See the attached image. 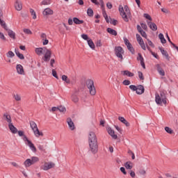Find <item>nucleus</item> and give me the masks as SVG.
Returning <instances> with one entry per match:
<instances>
[{"instance_id": "obj_18", "label": "nucleus", "mask_w": 178, "mask_h": 178, "mask_svg": "<svg viewBox=\"0 0 178 178\" xmlns=\"http://www.w3.org/2000/svg\"><path fill=\"white\" fill-rule=\"evenodd\" d=\"M6 31H7L10 38H12L13 40H16V33L13 31L8 29V30H6Z\"/></svg>"}, {"instance_id": "obj_21", "label": "nucleus", "mask_w": 178, "mask_h": 178, "mask_svg": "<svg viewBox=\"0 0 178 178\" xmlns=\"http://www.w3.org/2000/svg\"><path fill=\"white\" fill-rule=\"evenodd\" d=\"M156 67L160 76H165V71L163 70V69H162V67H161V65L156 64Z\"/></svg>"}, {"instance_id": "obj_51", "label": "nucleus", "mask_w": 178, "mask_h": 178, "mask_svg": "<svg viewBox=\"0 0 178 178\" xmlns=\"http://www.w3.org/2000/svg\"><path fill=\"white\" fill-rule=\"evenodd\" d=\"M138 77L140 80H144V75L143 74V72H138Z\"/></svg>"}, {"instance_id": "obj_50", "label": "nucleus", "mask_w": 178, "mask_h": 178, "mask_svg": "<svg viewBox=\"0 0 178 178\" xmlns=\"http://www.w3.org/2000/svg\"><path fill=\"white\" fill-rule=\"evenodd\" d=\"M129 88L130 90H131L132 91H136V92H137V86H134V85H130L129 86Z\"/></svg>"}, {"instance_id": "obj_63", "label": "nucleus", "mask_w": 178, "mask_h": 178, "mask_svg": "<svg viewBox=\"0 0 178 178\" xmlns=\"http://www.w3.org/2000/svg\"><path fill=\"white\" fill-rule=\"evenodd\" d=\"M40 38H42V40L47 39V34H45V33H42V34L40 35Z\"/></svg>"}, {"instance_id": "obj_12", "label": "nucleus", "mask_w": 178, "mask_h": 178, "mask_svg": "<svg viewBox=\"0 0 178 178\" xmlns=\"http://www.w3.org/2000/svg\"><path fill=\"white\" fill-rule=\"evenodd\" d=\"M145 89L143 85H138L136 88V94L138 95H141V94H144Z\"/></svg>"}, {"instance_id": "obj_22", "label": "nucleus", "mask_w": 178, "mask_h": 178, "mask_svg": "<svg viewBox=\"0 0 178 178\" xmlns=\"http://www.w3.org/2000/svg\"><path fill=\"white\" fill-rule=\"evenodd\" d=\"M160 51H161L162 55H163V56L165 57L167 60H170V57L169 56V54H168V51H165V49H163V48H160Z\"/></svg>"}, {"instance_id": "obj_48", "label": "nucleus", "mask_w": 178, "mask_h": 178, "mask_svg": "<svg viewBox=\"0 0 178 178\" xmlns=\"http://www.w3.org/2000/svg\"><path fill=\"white\" fill-rule=\"evenodd\" d=\"M81 38H83V40H85L86 41H88V40H90V38H88V35L87 34H82Z\"/></svg>"}, {"instance_id": "obj_8", "label": "nucleus", "mask_w": 178, "mask_h": 178, "mask_svg": "<svg viewBox=\"0 0 178 178\" xmlns=\"http://www.w3.org/2000/svg\"><path fill=\"white\" fill-rule=\"evenodd\" d=\"M44 53V56L43 58L44 61L49 62V60L51 59V55H52L51 50L46 48Z\"/></svg>"}, {"instance_id": "obj_29", "label": "nucleus", "mask_w": 178, "mask_h": 178, "mask_svg": "<svg viewBox=\"0 0 178 178\" xmlns=\"http://www.w3.org/2000/svg\"><path fill=\"white\" fill-rule=\"evenodd\" d=\"M88 44L92 49H95V44H94V42H92V40L89 39L88 40Z\"/></svg>"}, {"instance_id": "obj_60", "label": "nucleus", "mask_w": 178, "mask_h": 178, "mask_svg": "<svg viewBox=\"0 0 178 178\" xmlns=\"http://www.w3.org/2000/svg\"><path fill=\"white\" fill-rule=\"evenodd\" d=\"M137 30H138V33H141V32L144 31L143 30V28L140 25H137Z\"/></svg>"}, {"instance_id": "obj_40", "label": "nucleus", "mask_w": 178, "mask_h": 178, "mask_svg": "<svg viewBox=\"0 0 178 178\" xmlns=\"http://www.w3.org/2000/svg\"><path fill=\"white\" fill-rule=\"evenodd\" d=\"M7 58H13V56H15V53H13V51H9L7 54Z\"/></svg>"}, {"instance_id": "obj_61", "label": "nucleus", "mask_w": 178, "mask_h": 178, "mask_svg": "<svg viewBox=\"0 0 178 178\" xmlns=\"http://www.w3.org/2000/svg\"><path fill=\"white\" fill-rule=\"evenodd\" d=\"M161 12H163V13H170V11H169V10H168L167 8H161Z\"/></svg>"}, {"instance_id": "obj_56", "label": "nucleus", "mask_w": 178, "mask_h": 178, "mask_svg": "<svg viewBox=\"0 0 178 178\" xmlns=\"http://www.w3.org/2000/svg\"><path fill=\"white\" fill-rule=\"evenodd\" d=\"M18 135L19 136V137H23V138H24V136H26V135H24V132L22 131H19Z\"/></svg>"}, {"instance_id": "obj_9", "label": "nucleus", "mask_w": 178, "mask_h": 178, "mask_svg": "<svg viewBox=\"0 0 178 178\" xmlns=\"http://www.w3.org/2000/svg\"><path fill=\"white\" fill-rule=\"evenodd\" d=\"M55 166V163H44V165L41 167L43 170H49V169H52Z\"/></svg>"}, {"instance_id": "obj_52", "label": "nucleus", "mask_w": 178, "mask_h": 178, "mask_svg": "<svg viewBox=\"0 0 178 178\" xmlns=\"http://www.w3.org/2000/svg\"><path fill=\"white\" fill-rule=\"evenodd\" d=\"M141 28L143 29V30H147L148 26H147V24L140 23Z\"/></svg>"}, {"instance_id": "obj_53", "label": "nucleus", "mask_w": 178, "mask_h": 178, "mask_svg": "<svg viewBox=\"0 0 178 178\" xmlns=\"http://www.w3.org/2000/svg\"><path fill=\"white\" fill-rule=\"evenodd\" d=\"M49 0H43L41 2V5H49Z\"/></svg>"}, {"instance_id": "obj_34", "label": "nucleus", "mask_w": 178, "mask_h": 178, "mask_svg": "<svg viewBox=\"0 0 178 178\" xmlns=\"http://www.w3.org/2000/svg\"><path fill=\"white\" fill-rule=\"evenodd\" d=\"M30 13L31 16H33V19L35 20V19H37V14L35 13V11L33 8H30Z\"/></svg>"}, {"instance_id": "obj_62", "label": "nucleus", "mask_w": 178, "mask_h": 178, "mask_svg": "<svg viewBox=\"0 0 178 178\" xmlns=\"http://www.w3.org/2000/svg\"><path fill=\"white\" fill-rule=\"evenodd\" d=\"M43 45H48V42H49V40H48L47 38L42 40Z\"/></svg>"}, {"instance_id": "obj_19", "label": "nucleus", "mask_w": 178, "mask_h": 178, "mask_svg": "<svg viewBox=\"0 0 178 178\" xmlns=\"http://www.w3.org/2000/svg\"><path fill=\"white\" fill-rule=\"evenodd\" d=\"M17 72L18 74H24V70L23 69V65L18 64L16 67Z\"/></svg>"}, {"instance_id": "obj_38", "label": "nucleus", "mask_w": 178, "mask_h": 178, "mask_svg": "<svg viewBox=\"0 0 178 178\" xmlns=\"http://www.w3.org/2000/svg\"><path fill=\"white\" fill-rule=\"evenodd\" d=\"M102 13L106 23H109V18H108V14H106V11H105V10H103Z\"/></svg>"}, {"instance_id": "obj_5", "label": "nucleus", "mask_w": 178, "mask_h": 178, "mask_svg": "<svg viewBox=\"0 0 178 178\" xmlns=\"http://www.w3.org/2000/svg\"><path fill=\"white\" fill-rule=\"evenodd\" d=\"M22 140L26 143V145L29 147L30 149H31L33 152H37V148L35 146H34V144L31 143L30 140H29L26 136H24Z\"/></svg>"}, {"instance_id": "obj_44", "label": "nucleus", "mask_w": 178, "mask_h": 178, "mask_svg": "<svg viewBox=\"0 0 178 178\" xmlns=\"http://www.w3.org/2000/svg\"><path fill=\"white\" fill-rule=\"evenodd\" d=\"M52 76L55 77V79H57V80H59V77L58 76V74L55 70H52Z\"/></svg>"}, {"instance_id": "obj_27", "label": "nucleus", "mask_w": 178, "mask_h": 178, "mask_svg": "<svg viewBox=\"0 0 178 178\" xmlns=\"http://www.w3.org/2000/svg\"><path fill=\"white\" fill-rule=\"evenodd\" d=\"M124 166H125L126 169L131 170V169H133V163L128 161V162L125 163Z\"/></svg>"}, {"instance_id": "obj_54", "label": "nucleus", "mask_w": 178, "mask_h": 178, "mask_svg": "<svg viewBox=\"0 0 178 178\" xmlns=\"http://www.w3.org/2000/svg\"><path fill=\"white\" fill-rule=\"evenodd\" d=\"M140 34L142 35V37H143V38H147V33H145V31H142V32H140Z\"/></svg>"}, {"instance_id": "obj_37", "label": "nucleus", "mask_w": 178, "mask_h": 178, "mask_svg": "<svg viewBox=\"0 0 178 178\" xmlns=\"http://www.w3.org/2000/svg\"><path fill=\"white\" fill-rule=\"evenodd\" d=\"M40 159L37 156H33L31 157V162L32 163V165H34V163H36V162H38Z\"/></svg>"}, {"instance_id": "obj_6", "label": "nucleus", "mask_w": 178, "mask_h": 178, "mask_svg": "<svg viewBox=\"0 0 178 178\" xmlns=\"http://www.w3.org/2000/svg\"><path fill=\"white\" fill-rule=\"evenodd\" d=\"M114 51L117 58H119L121 59V60H123V54H124V50H123V48L120 46H118L115 47Z\"/></svg>"}, {"instance_id": "obj_57", "label": "nucleus", "mask_w": 178, "mask_h": 178, "mask_svg": "<svg viewBox=\"0 0 178 178\" xmlns=\"http://www.w3.org/2000/svg\"><path fill=\"white\" fill-rule=\"evenodd\" d=\"M14 98H15V101H20V99H22V97H20V95H15L14 96Z\"/></svg>"}, {"instance_id": "obj_46", "label": "nucleus", "mask_w": 178, "mask_h": 178, "mask_svg": "<svg viewBox=\"0 0 178 178\" xmlns=\"http://www.w3.org/2000/svg\"><path fill=\"white\" fill-rule=\"evenodd\" d=\"M122 84L124 86H130V84H131V82H130V81L125 79L123 81Z\"/></svg>"}, {"instance_id": "obj_15", "label": "nucleus", "mask_w": 178, "mask_h": 178, "mask_svg": "<svg viewBox=\"0 0 178 178\" xmlns=\"http://www.w3.org/2000/svg\"><path fill=\"white\" fill-rule=\"evenodd\" d=\"M137 57V60H140L141 66L143 67V69H145V63H144V58L141 55L140 53H138Z\"/></svg>"}, {"instance_id": "obj_13", "label": "nucleus", "mask_w": 178, "mask_h": 178, "mask_svg": "<svg viewBox=\"0 0 178 178\" xmlns=\"http://www.w3.org/2000/svg\"><path fill=\"white\" fill-rule=\"evenodd\" d=\"M43 16H50L54 15V10L52 9L47 8H45L42 13Z\"/></svg>"}, {"instance_id": "obj_17", "label": "nucleus", "mask_w": 178, "mask_h": 178, "mask_svg": "<svg viewBox=\"0 0 178 178\" xmlns=\"http://www.w3.org/2000/svg\"><path fill=\"white\" fill-rule=\"evenodd\" d=\"M147 25L152 31H156V30H158V26L154 22H148Z\"/></svg>"}, {"instance_id": "obj_45", "label": "nucleus", "mask_w": 178, "mask_h": 178, "mask_svg": "<svg viewBox=\"0 0 178 178\" xmlns=\"http://www.w3.org/2000/svg\"><path fill=\"white\" fill-rule=\"evenodd\" d=\"M147 44L149 45V47H152V48H155V44L151 41L149 39H147Z\"/></svg>"}, {"instance_id": "obj_47", "label": "nucleus", "mask_w": 178, "mask_h": 178, "mask_svg": "<svg viewBox=\"0 0 178 178\" xmlns=\"http://www.w3.org/2000/svg\"><path fill=\"white\" fill-rule=\"evenodd\" d=\"M58 109L60 112H66V108L65 106H60L58 107Z\"/></svg>"}, {"instance_id": "obj_3", "label": "nucleus", "mask_w": 178, "mask_h": 178, "mask_svg": "<svg viewBox=\"0 0 178 178\" xmlns=\"http://www.w3.org/2000/svg\"><path fill=\"white\" fill-rule=\"evenodd\" d=\"M86 87L89 90L90 95H95L97 90H95V86H94V81L88 79L86 81Z\"/></svg>"}, {"instance_id": "obj_28", "label": "nucleus", "mask_w": 178, "mask_h": 178, "mask_svg": "<svg viewBox=\"0 0 178 178\" xmlns=\"http://www.w3.org/2000/svg\"><path fill=\"white\" fill-rule=\"evenodd\" d=\"M73 22L75 24H83V23H84L83 20H80L79 19V18L77 17H74L73 18Z\"/></svg>"}, {"instance_id": "obj_33", "label": "nucleus", "mask_w": 178, "mask_h": 178, "mask_svg": "<svg viewBox=\"0 0 178 178\" xmlns=\"http://www.w3.org/2000/svg\"><path fill=\"white\" fill-rule=\"evenodd\" d=\"M136 40H137L139 45L140 44L144 43V40H143V38H141V36L138 33L136 34Z\"/></svg>"}, {"instance_id": "obj_59", "label": "nucleus", "mask_w": 178, "mask_h": 178, "mask_svg": "<svg viewBox=\"0 0 178 178\" xmlns=\"http://www.w3.org/2000/svg\"><path fill=\"white\" fill-rule=\"evenodd\" d=\"M139 45H140L142 49H143L144 51H146L147 47H145V44L144 43V42H143V43H140V44H139Z\"/></svg>"}, {"instance_id": "obj_39", "label": "nucleus", "mask_w": 178, "mask_h": 178, "mask_svg": "<svg viewBox=\"0 0 178 178\" xmlns=\"http://www.w3.org/2000/svg\"><path fill=\"white\" fill-rule=\"evenodd\" d=\"M15 54L19 59H24V56L18 50H15Z\"/></svg>"}, {"instance_id": "obj_11", "label": "nucleus", "mask_w": 178, "mask_h": 178, "mask_svg": "<svg viewBox=\"0 0 178 178\" xmlns=\"http://www.w3.org/2000/svg\"><path fill=\"white\" fill-rule=\"evenodd\" d=\"M67 123L69 126L70 130H72V131L74 130L75 129L74 122H73V121L72 120V118H67Z\"/></svg>"}, {"instance_id": "obj_26", "label": "nucleus", "mask_w": 178, "mask_h": 178, "mask_svg": "<svg viewBox=\"0 0 178 178\" xmlns=\"http://www.w3.org/2000/svg\"><path fill=\"white\" fill-rule=\"evenodd\" d=\"M107 33H108L109 34H111V35H118V32L114 30V29H112V28H108L107 29Z\"/></svg>"}, {"instance_id": "obj_64", "label": "nucleus", "mask_w": 178, "mask_h": 178, "mask_svg": "<svg viewBox=\"0 0 178 178\" xmlns=\"http://www.w3.org/2000/svg\"><path fill=\"white\" fill-rule=\"evenodd\" d=\"M139 173L140 175H142L143 176H144L145 175L146 172L145 171V170H140Z\"/></svg>"}, {"instance_id": "obj_2", "label": "nucleus", "mask_w": 178, "mask_h": 178, "mask_svg": "<svg viewBox=\"0 0 178 178\" xmlns=\"http://www.w3.org/2000/svg\"><path fill=\"white\" fill-rule=\"evenodd\" d=\"M155 101L157 105H161L162 102L163 104L166 105L167 104L166 94H165V92H161L160 95L158 93H156Z\"/></svg>"}, {"instance_id": "obj_24", "label": "nucleus", "mask_w": 178, "mask_h": 178, "mask_svg": "<svg viewBox=\"0 0 178 178\" xmlns=\"http://www.w3.org/2000/svg\"><path fill=\"white\" fill-rule=\"evenodd\" d=\"M123 76H127L128 77H133L134 76V73L129 70L122 71Z\"/></svg>"}, {"instance_id": "obj_30", "label": "nucleus", "mask_w": 178, "mask_h": 178, "mask_svg": "<svg viewBox=\"0 0 178 178\" xmlns=\"http://www.w3.org/2000/svg\"><path fill=\"white\" fill-rule=\"evenodd\" d=\"M159 38L161 40V44H166V39H165V36L162 33L159 34Z\"/></svg>"}, {"instance_id": "obj_41", "label": "nucleus", "mask_w": 178, "mask_h": 178, "mask_svg": "<svg viewBox=\"0 0 178 178\" xmlns=\"http://www.w3.org/2000/svg\"><path fill=\"white\" fill-rule=\"evenodd\" d=\"M24 33H25V34H28L29 35H31V34H33V32L31 31V30L29 29H24L23 30Z\"/></svg>"}, {"instance_id": "obj_23", "label": "nucleus", "mask_w": 178, "mask_h": 178, "mask_svg": "<svg viewBox=\"0 0 178 178\" xmlns=\"http://www.w3.org/2000/svg\"><path fill=\"white\" fill-rule=\"evenodd\" d=\"M3 116L5 120L8 122V124H10V123H12V117L10 116V115H8V113H4Z\"/></svg>"}, {"instance_id": "obj_7", "label": "nucleus", "mask_w": 178, "mask_h": 178, "mask_svg": "<svg viewBox=\"0 0 178 178\" xmlns=\"http://www.w3.org/2000/svg\"><path fill=\"white\" fill-rule=\"evenodd\" d=\"M119 12L124 22H129V17H127V15H126V13L124 12V8H123V6H119Z\"/></svg>"}, {"instance_id": "obj_14", "label": "nucleus", "mask_w": 178, "mask_h": 178, "mask_svg": "<svg viewBox=\"0 0 178 178\" xmlns=\"http://www.w3.org/2000/svg\"><path fill=\"white\" fill-rule=\"evenodd\" d=\"M15 8L16 10H18V11L22 10V9H23V6L22 4V1H20L19 0H16V1L15 3Z\"/></svg>"}, {"instance_id": "obj_25", "label": "nucleus", "mask_w": 178, "mask_h": 178, "mask_svg": "<svg viewBox=\"0 0 178 178\" xmlns=\"http://www.w3.org/2000/svg\"><path fill=\"white\" fill-rule=\"evenodd\" d=\"M118 120L122 122V123H123L124 124H125V126H127V127H129V126H130V123H129V122H127V120H126V119H124V118L123 117H119Z\"/></svg>"}, {"instance_id": "obj_1", "label": "nucleus", "mask_w": 178, "mask_h": 178, "mask_svg": "<svg viewBox=\"0 0 178 178\" xmlns=\"http://www.w3.org/2000/svg\"><path fill=\"white\" fill-rule=\"evenodd\" d=\"M89 149L92 154L98 152V138L94 131H90L88 134Z\"/></svg>"}, {"instance_id": "obj_31", "label": "nucleus", "mask_w": 178, "mask_h": 178, "mask_svg": "<svg viewBox=\"0 0 178 178\" xmlns=\"http://www.w3.org/2000/svg\"><path fill=\"white\" fill-rule=\"evenodd\" d=\"M24 164L25 165L26 168H29V167L31 166V165H33V163H31V159H27L24 161Z\"/></svg>"}, {"instance_id": "obj_32", "label": "nucleus", "mask_w": 178, "mask_h": 178, "mask_svg": "<svg viewBox=\"0 0 178 178\" xmlns=\"http://www.w3.org/2000/svg\"><path fill=\"white\" fill-rule=\"evenodd\" d=\"M129 51L131 52V54H134V48L133 47V45H131V43H128V44L127 45Z\"/></svg>"}, {"instance_id": "obj_43", "label": "nucleus", "mask_w": 178, "mask_h": 178, "mask_svg": "<svg viewBox=\"0 0 178 178\" xmlns=\"http://www.w3.org/2000/svg\"><path fill=\"white\" fill-rule=\"evenodd\" d=\"M144 17H145V19H147V20H150V22H152V17H151V15H149L147 13H145L143 15Z\"/></svg>"}, {"instance_id": "obj_4", "label": "nucleus", "mask_w": 178, "mask_h": 178, "mask_svg": "<svg viewBox=\"0 0 178 178\" xmlns=\"http://www.w3.org/2000/svg\"><path fill=\"white\" fill-rule=\"evenodd\" d=\"M29 124L31 126V129H32L35 137H39L40 136H44L42 132H40L38 129V127H37V124L34 121H30Z\"/></svg>"}, {"instance_id": "obj_49", "label": "nucleus", "mask_w": 178, "mask_h": 178, "mask_svg": "<svg viewBox=\"0 0 178 178\" xmlns=\"http://www.w3.org/2000/svg\"><path fill=\"white\" fill-rule=\"evenodd\" d=\"M72 100L73 101V102H79V97H77V96L76 95H72Z\"/></svg>"}, {"instance_id": "obj_42", "label": "nucleus", "mask_w": 178, "mask_h": 178, "mask_svg": "<svg viewBox=\"0 0 178 178\" xmlns=\"http://www.w3.org/2000/svg\"><path fill=\"white\" fill-rule=\"evenodd\" d=\"M165 130L168 133V134H173V130H172L169 127H165Z\"/></svg>"}, {"instance_id": "obj_36", "label": "nucleus", "mask_w": 178, "mask_h": 178, "mask_svg": "<svg viewBox=\"0 0 178 178\" xmlns=\"http://www.w3.org/2000/svg\"><path fill=\"white\" fill-rule=\"evenodd\" d=\"M87 14L89 17H92V16H94V10H92L91 8H88L87 10Z\"/></svg>"}, {"instance_id": "obj_10", "label": "nucleus", "mask_w": 178, "mask_h": 178, "mask_svg": "<svg viewBox=\"0 0 178 178\" xmlns=\"http://www.w3.org/2000/svg\"><path fill=\"white\" fill-rule=\"evenodd\" d=\"M107 131L108 134L113 138L114 140H118V135L115 134V131L112 129V128H107Z\"/></svg>"}, {"instance_id": "obj_16", "label": "nucleus", "mask_w": 178, "mask_h": 178, "mask_svg": "<svg viewBox=\"0 0 178 178\" xmlns=\"http://www.w3.org/2000/svg\"><path fill=\"white\" fill-rule=\"evenodd\" d=\"M46 49H47V47L36 48L35 49V54H37V55H38L40 56L42 55V54H44Z\"/></svg>"}, {"instance_id": "obj_35", "label": "nucleus", "mask_w": 178, "mask_h": 178, "mask_svg": "<svg viewBox=\"0 0 178 178\" xmlns=\"http://www.w3.org/2000/svg\"><path fill=\"white\" fill-rule=\"evenodd\" d=\"M62 80H63V81H65V83H67V84H70V79H69L67 78V76L63 75L62 76Z\"/></svg>"}, {"instance_id": "obj_55", "label": "nucleus", "mask_w": 178, "mask_h": 178, "mask_svg": "<svg viewBox=\"0 0 178 178\" xmlns=\"http://www.w3.org/2000/svg\"><path fill=\"white\" fill-rule=\"evenodd\" d=\"M120 170L122 172V173H123V175H127V172H126V169L124 167H121Z\"/></svg>"}, {"instance_id": "obj_20", "label": "nucleus", "mask_w": 178, "mask_h": 178, "mask_svg": "<svg viewBox=\"0 0 178 178\" xmlns=\"http://www.w3.org/2000/svg\"><path fill=\"white\" fill-rule=\"evenodd\" d=\"M8 127L13 134H16V133H17V128L13 126V123L11 122L8 124Z\"/></svg>"}, {"instance_id": "obj_58", "label": "nucleus", "mask_w": 178, "mask_h": 178, "mask_svg": "<svg viewBox=\"0 0 178 178\" xmlns=\"http://www.w3.org/2000/svg\"><path fill=\"white\" fill-rule=\"evenodd\" d=\"M124 9L127 13H130V9L129 8V6H124Z\"/></svg>"}]
</instances>
